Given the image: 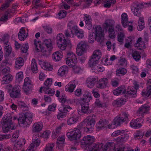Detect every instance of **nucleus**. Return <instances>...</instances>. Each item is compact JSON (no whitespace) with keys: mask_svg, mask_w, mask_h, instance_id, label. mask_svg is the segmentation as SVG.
Returning a JSON list of instances; mask_svg holds the SVG:
<instances>
[{"mask_svg":"<svg viewBox=\"0 0 151 151\" xmlns=\"http://www.w3.org/2000/svg\"><path fill=\"white\" fill-rule=\"evenodd\" d=\"M66 14V12L65 10H62L60 11L58 13L59 18L62 19L65 17Z\"/></svg>","mask_w":151,"mask_h":151,"instance_id":"obj_53","label":"nucleus"},{"mask_svg":"<svg viewBox=\"0 0 151 151\" xmlns=\"http://www.w3.org/2000/svg\"><path fill=\"white\" fill-rule=\"evenodd\" d=\"M2 125L3 130L4 133H6L9 131L15 129L14 126L13 122L2 124Z\"/></svg>","mask_w":151,"mask_h":151,"instance_id":"obj_13","label":"nucleus"},{"mask_svg":"<svg viewBox=\"0 0 151 151\" xmlns=\"http://www.w3.org/2000/svg\"><path fill=\"white\" fill-rule=\"evenodd\" d=\"M95 116L93 115L88 116L86 119V127H84L83 129L85 132H87L92 130L94 128L95 123Z\"/></svg>","mask_w":151,"mask_h":151,"instance_id":"obj_4","label":"nucleus"},{"mask_svg":"<svg viewBox=\"0 0 151 151\" xmlns=\"http://www.w3.org/2000/svg\"><path fill=\"white\" fill-rule=\"evenodd\" d=\"M127 92L125 86H121L114 90L113 93L114 95L118 96L121 93L124 94Z\"/></svg>","mask_w":151,"mask_h":151,"instance_id":"obj_15","label":"nucleus"},{"mask_svg":"<svg viewBox=\"0 0 151 151\" xmlns=\"http://www.w3.org/2000/svg\"><path fill=\"white\" fill-rule=\"evenodd\" d=\"M101 55V52L100 50H95L89 60L88 63H90L91 65H94L96 62H98L99 60Z\"/></svg>","mask_w":151,"mask_h":151,"instance_id":"obj_6","label":"nucleus"},{"mask_svg":"<svg viewBox=\"0 0 151 151\" xmlns=\"http://www.w3.org/2000/svg\"><path fill=\"white\" fill-rule=\"evenodd\" d=\"M140 6V5L138 4H134L133 6V8L131 9L134 15L138 17H140V12L139 9Z\"/></svg>","mask_w":151,"mask_h":151,"instance_id":"obj_20","label":"nucleus"},{"mask_svg":"<svg viewBox=\"0 0 151 151\" xmlns=\"http://www.w3.org/2000/svg\"><path fill=\"white\" fill-rule=\"evenodd\" d=\"M141 132L140 131H138L137 133L134 135V137L135 139H139L142 138L144 135V134H141Z\"/></svg>","mask_w":151,"mask_h":151,"instance_id":"obj_54","label":"nucleus"},{"mask_svg":"<svg viewBox=\"0 0 151 151\" xmlns=\"http://www.w3.org/2000/svg\"><path fill=\"white\" fill-rule=\"evenodd\" d=\"M125 101V100L121 99L114 101L113 102L112 104L113 106H120L124 104Z\"/></svg>","mask_w":151,"mask_h":151,"instance_id":"obj_35","label":"nucleus"},{"mask_svg":"<svg viewBox=\"0 0 151 151\" xmlns=\"http://www.w3.org/2000/svg\"><path fill=\"white\" fill-rule=\"evenodd\" d=\"M52 43V41L50 39L45 40L42 45L39 42H36L35 40L34 45L38 52L41 51L44 56H48L50 55L53 49Z\"/></svg>","mask_w":151,"mask_h":151,"instance_id":"obj_1","label":"nucleus"},{"mask_svg":"<svg viewBox=\"0 0 151 151\" xmlns=\"http://www.w3.org/2000/svg\"><path fill=\"white\" fill-rule=\"evenodd\" d=\"M108 32L109 36L111 38L113 39L115 37L114 27L112 28H109Z\"/></svg>","mask_w":151,"mask_h":151,"instance_id":"obj_46","label":"nucleus"},{"mask_svg":"<svg viewBox=\"0 0 151 151\" xmlns=\"http://www.w3.org/2000/svg\"><path fill=\"white\" fill-rule=\"evenodd\" d=\"M134 89H130L129 90H127V93L128 94L132 95H135L137 93V90L138 89L139 85L136 82L134 83Z\"/></svg>","mask_w":151,"mask_h":151,"instance_id":"obj_33","label":"nucleus"},{"mask_svg":"<svg viewBox=\"0 0 151 151\" xmlns=\"http://www.w3.org/2000/svg\"><path fill=\"white\" fill-rule=\"evenodd\" d=\"M98 62H96V63L94 65H90V63H88L89 66L90 67L92 68H93L94 70H96L98 71H100V72H102L103 71L104 68L103 67H102V70H99V67L100 66V65L99 66H97L96 64H98Z\"/></svg>","mask_w":151,"mask_h":151,"instance_id":"obj_47","label":"nucleus"},{"mask_svg":"<svg viewBox=\"0 0 151 151\" xmlns=\"http://www.w3.org/2000/svg\"><path fill=\"white\" fill-rule=\"evenodd\" d=\"M149 109V107L145 105H142L137 111V114H139L146 113Z\"/></svg>","mask_w":151,"mask_h":151,"instance_id":"obj_38","label":"nucleus"},{"mask_svg":"<svg viewBox=\"0 0 151 151\" xmlns=\"http://www.w3.org/2000/svg\"><path fill=\"white\" fill-rule=\"evenodd\" d=\"M9 4L10 2H7L1 5V6L0 8V10H2L3 9H6L9 6Z\"/></svg>","mask_w":151,"mask_h":151,"instance_id":"obj_59","label":"nucleus"},{"mask_svg":"<svg viewBox=\"0 0 151 151\" xmlns=\"http://www.w3.org/2000/svg\"><path fill=\"white\" fill-rule=\"evenodd\" d=\"M140 119L139 118L132 120L130 123V125L131 127L134 128H137L141 127L142 124L138 122Z\"/></svg>","mask_w":151,"mask_h":151,"instance_id":"obj_27","label":"nucleus"},{"mask_svg":"<svg viewBox=\"0 0 151 151\" xmlns=\"http://www.w3.org/2000/svg\"><path fill=\"white\" fill-rule=\"evenodd\" d=\"M42 127L41 124L35 123L32 126V131L34 132H39L42 129Z\"/></svg>","mask_w":151,"mask_h":151,"instance_id":"obj_28","label":"nucleus"},{"mask_svg":"<svg viewBox=\"0 0 151 151\" xmlns=\"http://www.w3.org/2000/svg\"><path fill=\"white\" fill-rule=\"evenodd\" d=\"M24 62L23 59L21 57H19L16 59L15 64H19L23 65Z\"/></svg>","mask_w":151,"mask_h":151,"instance_id":"obj_55","label":"nucleus"},{"mask_svg":"<svg viewBox=\"0 0 151 151\" xmlns=\"http://www.w3.org/2000/svg\"><path fill=\"white\" fill-rule=\"evenodd\" d=\"M16 78L17 79L22 80L23 78V74L22 72H20L16 74Z\"/></svg>","mask_w":151,"mask_h":151,"instance_id":"obj_62","label":"nucleus"},{"mask_svg":"<svg viewBox=\"0 0 151 151\" xmlns=\"http://www.w3.org/2000/svg\"><path fill=\"white\" fill-rule=\"evenodd\" d=\"M52 81L51 78H48L44 82L45 86L43 87L49 88L52 84Z\"/></svg>","mask_w":151,"mask_h":151,"instance_id":"obj_50","label":"nucleus"},{"mask_svg":"<svg viewBox=\"0 0 151 151\" xmlns=\"http://www.w3.org/2000/svg\"><path fill=\"white\" fill-rule=\"evenodd\" d=\"M66 64L70 67H73V70L75 73H78L81 70L80 67L75 66L77 63L76 55L73 53L68 52L67 54Z\"/></svg>","mask_w":151,"mask_h":151,"instance_id":"obj_2","label":"nucleus"},{"mask_svg":"<svg viewBox=\"0 0 151 151\" xmlns=\"http://www.w3.org/2000/svg\"><path fill=\"white\" fill-rule=\"evenodd\" d=\"M124 132V130H118L116 131H115L113 132L112 134V136L114 137L115 136H117L119 135H120L123 134Z\"/></svg>","mask_w":151,"mask_h":151,"instance_id":"obj_52","label":"nucleus"},{"mask_svg":"<svg viewBox=\"0 0 151 151\" xmlns=\"http://www.w3.org/2000/svg\"><path fill=\"white\" fill-rule=\"evenodd\" d=\"M65 137L64 136L59 137L57 140L56 143L58 145V147H63L65 141Z\"/></svg>","mask_w":151,"mask_h":151,"instance_id":"obj_39","label":"nucleus"},{"mask_svg":"<svg viewBox=\"0 0 151 151\" xmlns=\"http://www.w3.org/2000/svg\"><path fill=\"white\" fill-rule=\"evenodd\" d=\"M67 136L70 140H75L80 138L81 134L79 129H76L75 130L67 133Z\"/></svg>","mask_w":151,"mask_h":151,"instance_id":"obj_8","label":"nucleus"},{"mask_svg":"<svg viewBox=\"0 0 151 151\" xmlns=\"http://www.w3.org/2000/svg\"><path fill=\"white\" fill-rule=\"evenodd\" d=\"M43 91L45 92V93L49 95L50 96H52L54 94L55 91L54 89L50 88H49L43 87Z\"/></svg>","mask_w":151,"mask_h":151,"instance_id":"obj_42","label":"nucleus"},{"mask_svg":"<svg viewBox=\"0 0 151 151\" xmlns=\"http://www.w3.org/2000/svg\"><path fill=\"white\" fill-rule=\"evenodd\" d=\"M40 141L38 139H35L33 141L26 151H34L33 149L35 147H37L38 146L40 145Z\"/></svg>","mask_w":151,"mask_h":151,"instance_id":"obj_18","label":"nucleus"},{"mask_svg":"<svg viewBox=\"0 0 151 151\" xmlns=\"http://www.w3.org/2000/svg\"><path fill=\"white\" fill-rule=\"evenodd\" d=\"M68 70V68L66 66L64 65L60 68L58 70V74L60 76H63L66 73H67Z\"/></svg>","mask_w":151,"mask_h":151,"instance_id":"obj_24","label":"nucleus"},{"mask_svg":"<svg viewBox=\"0 0 151 151\" xmlns=\"http://www.w3.org/2000/svg\"><path fill=\"white\" fill-rule=\"evenodd\" d=\"M96 81V79L95 78H89L86 81L87 85L89 88H92L94 85Z\"/></svg>","mask_w":151,"mask_h":151,"instance_id":"obj_30","label":"nucleus"},{"mask_svg":"<svg viewBox=\"0 0 151 151\" xmlns=\"http://www.w3.org/2000/svg\"><path fill=\"white\" fill-rule=\"evenodd\" d=\"M124 116H117L114 118V124L116 126H120L121 122H124L126 121L128 119L126 113H124L123 115Z\"/></svg>","mask_w":151,"mask_h":151,"instance_id":"obj_10","label":"nucleus"},{"mask_svg":"<svg viewBox=\"0 0 151 151\" xmlns=\"http://www.w3.org/2000/svg\"><path fill=\"white\" fill-rule=\"evenodd\" d=\"M108 122L106 119L101 120L99 122L98 126L97 127V129L99 130L104 127V126L108 124Z\"/></svg>","mask_w":151,"mask_h":151,"instance_id":"obj_32","label":"nucleus"},{"mask_svg":"<svg viewBox=\"0 0 151 151\" xmlns=\"http://www.w3.org/2000/svg\"><path fill=\"white\" fill-rule=\"evenodd\" d=\"M2 82H4L3 83L6 84L9 83L12 79V76L10 74L5 75L2 79Z\"/></svg>","mask_w":151,"mask_h":151,"instance_id":"obj_36","label":"nucleus"},{"mask_svg":"<svg viewBox=\"0 0 151 151\" xmlns=\"http://www.w3.org/2000/svg\"><path fill=\"white\" fill-rule=\"evenodd\" d=\"M92 99L90 93H88L86 95H84L83 98L82 99V101L85 103H87L89 102Z\"/></svg>","mask_w":151,"mask_h":151,"instance_id":"obj_43","label":"nucleus"},{"mask_svg":"<svg viewBox=\"0 0 151 151\" xmlns=\"http://www.w3.org/2000/svg\"><path fill=\"white\" fill-rule=\"evenodd\" d=\"M132 55L134 59L136 61H139L141 58L139 53L137 51H134Z\"/></svg>","mask_w":151,"mask_h":151,"instance_id":"obj_48","label":"nucleus"},{"mask_svg":"<svg viewBox=\"0 0 151 151\" xmlns=\"http://www.w3.org/2000/svg\"><path fill=\"white\" fill-rule=\"evenodd\" d=\"M10 96L13 98H18L20 95V90L18 86H15L12 89Z\"/></svg>","mask_w":151,"mask_h":151,"instance_id":"obj_14","label":"nucleus"},{"mask_svg":"<svg viewBox=\"0 0 151 151\" xmlns=\"http://www.w3.org/2000/svg\"><path fill=\"white\" fill-rule=\"evenodd\" d=\"M95 32V40L100 43H101L104 41V33L101 27L99 26L96 27Z\"/></svg>","mask_w":151,"mask_h":151,"instance_id":"obj_7","label":"nucleus"},{"mask_svg":"<svg viewBox=\"0 0 151 151\" xmlns=\"http://www.w3.org/2000/svg\"><path fill=\"white\" fill-rule=\"evenodd\" d=\"M12 116L10 114L5 115L3 118L2 120V124L9 123L12 122Z\"/></svg>","mask_w":151,"mask_h":151,"instance_id":"obj_22","label":"nucleus"},{"mask_svg":"<svg viewBox=\"0 0 151 151\" xmlns=\"http://www.w3.org/2000/svg\"><path fill=\"white\" fill-rule=\"evenodd\" d=\"M62 55L59 52H56L54 53L52 55V58L54 60L56 61H59L61 60Z\"/></svg>","mask_w":151,"mask_h":151,"instance_id":"obj_34","label":"nucleus"},{"mask_svg":"<svg viewBox=\"0 0 151 151\" xmlns=\"http://www.w3.org/2000/svg\"><path fill=\"white\" fill-rule=\"evenodd\" d=\"M103 146V144L102 143H98L94 144L91 149L96 151H99L101 148L102 149Z\"/></svg>","mask_w":151,"mask_h":151,"instance_id":"obj_37","label":"nucleus"},{"mask_svg":"<svg viewBox=\"0 0 151 151\" xmlns=\"http://www.w3.org/2000/svg\"><path fill=\"white\" fill-rule=\"evenodd\" d=\"M108 83V79L106 78L101 79L98 84L97 87L102 88L106 87Z\"/></svg>","mask_w":151,"mask_h":151,"instance_id":"obj_26","label":"nucleus"},{"mask_svg":"<svg viewBox=\"0 0 151 151\" xmlns=\"http://www.w3.org/2000/svg\"><path fill=\"white\" fill-rule=\"evenodd\" d=\"M18 104L19 106L21 108H28V106L27 104L24 102L22 101H19L18 102Z\"/></svg>","mask_w":151,"mask_h":151,"instance_id":"obj_63","label":"nucleus"},{"mask_svg":"<svg viewBox=\"0 0 151 151\" xmlns=\"http://www.w3.org/2000/svg\"><path fill=\"white\" fill-rule=\"evenodd\" d=\"M88 45L85 41H81L77 45L76 50V53L78 55H82L86 51Z\"/></svg>","mask_w":151,"mask_h":151,"instance_id":"obj_9","label":"nucleus"},{"mask_svg":"<svg viewBox=\"0 0 151 151\" xmlns=\"http://www.w3.org/2000/svg\"><path fill=\"white\" fill-rule=\"evenodd\" d=\"M29 46L27 44H26L25 47L22 46L21 48V52L23 53H26L28 49Z\"/></svg>","mask_w":151,"mask_h":151,"instance_id":"obj_58","label":"nucleus"},{"mask_svg":"<svg viewBox=\"0 0 151 151\" xmlns=\"http://www.w3.org/2000/svg\"><path fill=\"white\" fill-rule=\"evenodd\" d=\"M5 50L7 53V54L9 55L12 52V48L11 46L8 45L6 46Z\"/></svg>","mask_w":151,"mask_h":151,"instance_id":"obj_60","label":"nucleus"},{"mask_svg":"<svg viewBox=\"0 0 151 151\" xmlns=\"http://www.w3.org/2000/svg\"><path fill=\"white\" fill-rule=\"evenodd\" d=\"M54 146L53 143L51 144L50 145H47L45 148V151H52V148Z\"/></svg>","mask_w":151,"mask_h":151,"instance_id":"obj_56","label":"nucleus"},{"mask_svg":"<svg viewBox=\"0 0 151 151\" xmlns=\"http://www.w3.org/2000/svg\"><path fill=\"white\" fill-rule=\"evenodd\" d=\"M77 27H74V32L75 35L79 38H82L84 37L83 32V31L76 29Z\"/></svg>","mask_w":151,"mask_h":151,"instance_id":"obj_40","label":"nucleus"},{"mask_svg":"<svg viewBox=\"0 0 151 151\" xmlns=\"http://www.w3.org/2000/svg\"><path fill=\"white\" fill-rule=\"evenodd\" d=\"M95 138L93 137L90 135L84 137L82 141V143L83 144L89 145L94 141Z\"/></svg>","mask_w":151,"mask_h":151,"instance_id":"obj_12","label":"nucleus"},{"mask_svg":"<svg viewBox=\"0 0 151 151\" xmlns=\"http://www.w3.org/2000/svg\"><path fill=\"white\" fill-rule=\"evenodd\" d=\"M120 65L121 66L126 65L127 62L125 58L122 59L119 61Z\"/></svg>","mask_w":151,"mask_h":151,"instance_id":"obj_64","label":"nucleus"},{"mask_svg":"<svg viewBox=\"0 0 151 151\" xmlns=\"http://www.w3.org/2000/svg\"><path fill=\"white\" fill-rule=\"evenodd\" d=\"M25 141L23 139H21L15 144L13 147L14 150L17 151L20 150L23 145L25 144Z\"/></svg>","mask_w":151,"mask_h":151,"instance_id":"obj_17","label":"nucleus"},{"mask_svg":"<svg viewBox=\"0 0 151 151\" xmlns=\"http://www.w3.org/2000/svg\"><path fill=\"white\" fill-rule=\"evenodd\" d=\"M76 87V85L75 84H70L69 86H66L65 87V90L66 91L72 93L73 92Z\"/></svg>","mask_w":151,"mask_h":151,"instance_id":"obj_45","label":"nucleus"},{"mask_svg":"<svg viewBox=\"0 0 151 151\" xmlns=\"http://www.w3.org/2000/svg\"><path fill=\"white\" fill-rule=\"evenodd\" d=\"M122 24V25L125 27L127 26V25L130 23L128 21L127 15L126 13H123L122 14L121 17Z\"/></svg>","mask_w":151,"mask_h":151,"instance_id":"obj_21","label":"nucleus"},{"mask_svg":"<svg viewBox=\"0 0 151 151\" xmlns=\"http://www.w3.org/2000/svg\"><path fill=\"white\" fill-rule=\"evenodd\" d=\"M114 146V144L113 142L107 143L103 147L102 150L104 151H107L108 150H110L114 149V151L116 149Z\"/></svg>","mask_w":151,"mask_h":151,"instance_id":"obj_25","label":"nucleus"},{"mask_svg":"<svg viewBox=\"0 0 151 151\" xmlns=\"http://www.w3.org/2000/svg\"><path fill=\"white\" fill-rule=\"evenodd\" d=\"M142 40L141 37L139 38L137 41V42L134 45L135 46L137 47L138 50H142L145 45V42Z\"/></svg>","mask_w":151,"mask_h":151,"instance_id":"obj_19","label":"nucleus"},{"mask_svg":"<svg viewBox=\"0 0 151 151\" xmlns=\"http://www.w3.org/2000/svg\"><path fill=\"white\" fill-rule=\"evenodd\" d=\"M32 85L31 81L28 77H26L24 79V83L23 85V89L24 91L27 93L32 88Z\"/></svg>","mask_w":151,"mask_h":151,"instance_id":"obj_11","label":"nucleus"},{"mask_svg":"<svg viewBox=\"0 0 151 151\" xmlns=\"http://www.w3.org/2000/svg\"><path fill=\"white\" fill-rule=\"evenodd\" d=\"M56 105L55 104H53L52 105H50L49 106L48 108V110L50 111H53L55 110V108Z\"/></svg>","mask_w":151,"mask_h":151,"instance_id":"obj_61","label":"nucleus"},{"mask_svg":"<svg viewBox=\"0 0 151 151\" xmlns=\"http://www.w3.org/2000/svg\"><path fill=\"white\" fill-rule=\"evenodd\" d=\"M78 118L76 116H73L68 120V124L69 125L74 124L78 121Z\"/></svg>","mask_w":151,"mask_h":151,"instance_id":"obj_41","label":"nucleus"},{"mask_svg":"<svg viewBox=\"0 0 151 151\" xmlns=\"http://www.w3.org/2000/svg\"><path fill=\"white\" fill-rule=\"evenodd\" d=\"M89 108L88 104L87 103H82L81 104V112L84 114H87L88 113V109Z\"/></svg>","mask_w":151,"mask_h":151,"instance_id":"obj_31","label":"nucleus"},{"mask_svg":"<svg viewBox=\"0 0 151 151\" xmlns=\"http://www.w3.org/2000/svg\"><path fill=\"white\" fill-rule=\"evenodd\" d=\"M124 38L125 35L124 33L122 32H121L118 33L117 40L121 44L123 43V40Z\"/></svg>","mask_w":151,"mask_h":151,"instance_id":"obj_44","label":"nucleus"},{"mask_svg":"<svg viewBox=\"0 0 151 151\" xmlns=\"http://www.w3.org/2000/svg\"><path fill=\"white\" fill-rule=\"evenodd\" d=\"M56 39L58 46L62 50H65L67 45L70 43L69 41H67L65 37L60 34L57 36Z\"/></svg>","mask_w":151,"mask_h":151,"instance_id":"obj_5","label":"nucleus"},{"mask_svg":"<svg viewBox=\"0 0 151 151\" xmlns=\"http://www.w3.org/2000/svg\"><path fill=\"white\" fill-rule=\"evenodd\" d=\"M28 36V33H27L23 27L21 28L19 32L18 37L20 41L25 40Z\"/></svg>","mask_w":151,"mask_h":151,"instance_id":"obj_16","label":"nucleus"},{"mask_svg":"<svg viewBox=\"0 0 151 151\" xmlns=\"http://www.w3.org/2000/svg\"><path fill=\"white\" fill-rule=\"evenodd\" d=\"M148 90L147 91L143 90L142 92V95L145 97H148L151 96V88H148Z\"/></svg>","mask_w":151,"mask_h":151,"instance_id":"obj_49","label":"nucleus"},{"mask_svg":"<svg viewBox=\"0 0 151 151\" xmlns=\"http://www.w3.org/2000/svg\"><path fill=\"white\" fill-rule=\"evenodd\" d=\"M31 68L32 72L35 73L37 72L38 68L36 61L35 59L32 60L31 64Z\"/></svg>","mask_w":151,"mask_h":151,"instance_id":"obj_29","label":"nucleus"},{"mask_svg":"<svg viewBox=\"0 0 151 151\" xmlns=\"http://www.w3.org/2000/svg\"><path fill=\"white\" fill-rule=\"evenodd\" d=\"M82 1H83L86 3L85 4L84 6V7L86 8V7L88 6L92 2L91 0H81Z\"/></svg>","mask_w":151,"mask_h":151,"instance_id":"obj_57","label":"nucleus"},{"mask_svg":"<svg viewBox=\"0 0 151 151\" xmlns=\"http://www.w3.org/2000/svg\"><path fill=\"white\" fill-rule=\"evenodd\" d=\"M33 115L30 113L27 112L23 115H19L18 119L19 124H23L27 126L29 125L32 121Z\"/></svg>","mask_w":151,"mask_h":151,"instance_id":"obj_3","label":"nucleus"},{"mask_svg":"<svg viewBox=\"0 0 151 151\" xmlns=\"http://www.w3.org/2000/svg\"><path fill=\"white\" fill-rule=\"evenodd\" d=\"M114 21L111 20H107L103 24L104 27L106 30H107L109 27V28H112L114 27L113 23Z\"/></svg>","mask_w":151,"mask_h":151,"instance_id":"obj_23","label":"nucleus"},{"mask_svg":"<svg viewBox=\"0 0 151 151\" xmlns=\"http://www.w3.org/2000/svg\"><path fill=\"white\" fill-rule=\"evenodd\" d=\"M127 72V70L126 69L122 68H120L117 70L116 71V73L117 75H118L120 74L124 75Z\"/></svg>","mask_w":151,"mask_h":151,"instance_id":"obj_51","label":"nucleus"}]
</instances>
